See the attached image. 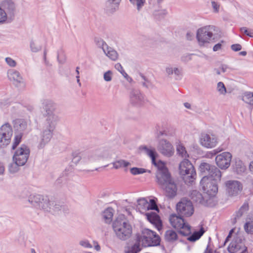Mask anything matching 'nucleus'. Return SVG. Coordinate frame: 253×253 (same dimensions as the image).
Masks as SVG:
<instances>
[{"label":"nucleus","mask_w":253,"mask_h":253,"mask_svg":"<svg viewBox=\"0 0 253 253\" xmlns=\"http://www.w3.org/2000/svg\"><path fill=\"white\" fill-rule=\"evenodd\" d=\"M138 244H135L125 250L126 253H137L141 249L139 244H141L144 247L156 246L160 243V238L154 231L148 229H144L142 231L141 235L138 236Z\"/></svg>","instance_id":"1"},{"label":"nucleus","mask_w":253,"mask_h":253,"mask_svg":"<svg viewBox=\"0 0 253 253\" xmlns=\"http://www.w3.org/2000/svg\"><path fill=\"white\" fill-rule=\"evenodd\" d=\"M43 116L45 120L42 124V132L38 146L39 149L43 148L49 142L52 136V132L59 120L56 114Z\"/></svg>","instance_id":"2"},{"label":"nucleus","mask_w":253,"mask_h":253,"mask_svg":"<svg viewBox=\"0 0 253 253\" xmlns=\"http://www.w3.org/2000/svg\"><path fill=\"white\" fill-rule=\"evenodd\" d=\"M113 231L120 240L125 241L130 238L132 227L124 215H120L113 223Z\"/></svg>","instance_id":"3"},{"label":"nucleus","mask_w":253,"mask_h":253,"mask_svg":"<svg viewBox=\"0 0 253 253\" xmlns=\"http://www.w3.org/2000/svg\"><path fill=\"white\" fill-rule=\"evenodd\" d=\"M111 151L107 148L101 147L83 155V162L88 166L96 165L102 160L110 158Z\"/></svg>","instance_id":"4"},{"label":"nucleus","mask_w":253,"mask_h":253,"mask_svg":"<svg viewBox=\"0 0 253 253\" xmlns=\"http://www.w3.org/2000/svg\"><path fill=\"white\" fill-rule=\"evenodd\" d=\"M179 174L184 182L192 184L196 178V172L192 163L187 159L182 161L179 165Z\"/></svg>","instance_id":"5"},{"label":"nucleus","mask_w":253,"mask_h":253,"mask_svg":"<svg viewBox=\"0 0 253 253\" xmlns=\"http://www.w3.org/2000/svg\"><path fill=\"white\" fill-rule=\"evenodd\" d=\"M220 179H215V178H209L203 177L201 180V184L203 190L209 198H213L215 203L214 197L218 191L217 182Z\"/></svg>","instance_id":"6"},{"label":"nucleus","mask_w":253,"mask_h":253,"mask_svg":"<svg viewBox=\"0 0 253 253\" xmlns=\"http://www.w3.org/2000/svg\"><path fill=\"white\" fill-rule=\"evenodd\" d=\"M169 220L171 226L179 230L181 234L188 236L191 234V226L184 221L181 216H178L175 214H171Z\"/></svg>","instance_id":"7"},{"label":"nucleus","mask_w":253,"mask_h":253,"mask_svg":"<svg viewBox=\"0 0 253 253\" xmlns=\"http://www.w3.org/2000/svg\"><path fill=\"white\" fill-rule=\"evenodd\" d=\"M214 26H207L199 29L197 32L196 38L200 46L210 42L213 39V32L215 31Z\"/></svg>","instance_id":"8"},{"label":"nucleus","mask_w":253,"mask_h":253,"mask_svg":"<svg viewBox=\"0 0 253 253\" xmlns=\"http://www.w3.org/2000/svg\"><path fill=\"white\" fill-rule=\"evenodd\" d=\"M199 170L203 177L209 178H215V179H220L221 171L215 166L206 162H202L199 167Z\"/></svg>","instance_id":"9"},{"label":"nucleus","mask_w":253,"mask_h":253,"mask_svg":"<svg viewBox=\"0 0 253 253\" xmlns=\"http://www.w3.org/2000/svg\"><path fill=\"white\" fill-rule=\"evenodd\" d=\"M13 134V130L11 125L5 123L0 127V146L4 147L10 142Z\"/></svg>","instance_id":"10"},{"label":"nucleus","mask_w":253,"mask_h":253,"mask_svg":"<svg viewBox=\"0 0 253 253\" xmlns=\"http://www.w3.org/2000/svg\"><path fill=\"white\" fill-rule=\"evenodd\" d=\"M30 149L25 145H22L15 152L13 156V162L19 165H25L30 155Z\"/></svg>","instance_id":"11"},{"label":"nucleus","mask_w":253,"mask_h":253,"mask_svg":"<svg viewBox=\"0 0 253 253\" xmlns=\"http://www.w3.org/2000/svg\"><path fill=\"white\" fill-rule=\"evenodd\" d=\"M177 212L181 215L189 217L194 212V208L191 201L186 199H182L176 205Z\"/></svg>","instance_id":"12"},{"label":"nucleus","mask_w":253,"mask_h":253,"mask_svg":"<svg viewBox=\"0 0 253 253\" xmlns=\"http://www.w3.org/2000/svg\"><path fill=\"white\" fill-rule=\"evenodd\" d=\"M190 197L193 202L205 206L212 207L215 205L213 198H209L207 195L203 196L201 193L197 190H193L191 193Z\"/></svg>","instance_id":"13"},{"label":"nucleus","mask_w":253,"mask_h":253,"mask_svg":"<svg viewBox=\"0 0 253 253\" xmlns=\"http://www.w3.org/2000/svg\"><path fill=\"white\" fill-rule=\"evenodd\" d=\"M157 148L161 154L166 157H170L174 154V150L172 144L165 139L159 141Z\"/></svg>","instance_id":"14"},{"label":"nucleus","mask_w":253,"mask_h":253,"mask_svg":"<svg viewBox=\"0 0 253 253\" xmlns=\"http://www.w3.org/2000/svg\"><path fill=\"white\" fill-rule=\"evenodd\" d=\"M228 251L231 253H242L246 250L243 240L241 237H235L228 246Z\"/></svg>","instance_id":"15"},{"label":"nucleus","mask_w":253,"mask_h":253,"mask_svg":"<svg viewBox=\"0 0 253 253\" xmlns=\"http://www.w3.org/2000/svg\"><path fill=\"white\" fill-rule=\"evenodd\" d=\"M232 155L229 152H223L215 157L217 165L221 169H226L230 165Z\"/></svg>","instance_id":"16"},{"label":"nucleus","mask_w":253,"mask_h":253,"mask_svg":"<svg viewBox=\"0 0 253 253\" xmlns=\"http://www.w3.org/2000/svg\"><path fill=\"white\" fill-rule=\"evenodd\" d=\"M8 77L10 81H13L14 85L18 88H23L25 83L20 73L14 70H10L7 73Z\"/></svg>","instance_id":"17"},{"label":"nucleus","mask_w":253,"mask_h":253,"mask_svg":"<svg viewBox=\"0 0 253 253\" xmlns=\"http://www.w3.org/2000/svg\"><path fill=\"white\" fill-rule=\"evenodd\" d=\"M130 102L135 106H140L144 103V97L141 92L137 89H133L130 92Z\"/></svg>","instance_id":"18"},{"label":"nucleus","mask_w":253,"mask_h":253,"mask_svg":"<svg viewBox=\"0 0 253 253\" xmlns=\"http://www.w3.org/2000/svg\"><path fill=\"white\" fill-rule=\"evenodd\" d=\"M156 179L160 187L173 180L168 169L156 172Z\"/></svg>","instance_id":"19"},{"label":"nucleus","mask_w":253,"mask_h":253,"mask_svg":"<svg viewBox=\"0 0 253 253\" xmlns=\"http://www.w3.org/2000/svg\"><path fill=\"white\" fill-rule=\"evenodd\" d=\"M164 191L166 196L169 198L174 197L177 193V186L173 180L160 187Z\"/></svg>","instance_id":"20"},{"label":"nucleus","mask_w":253,"mask_h":253,"mask_svg":"<svg viewBox=\"0 0 253 253\" xmlns=\"http://www.w3.org/2000/svg\"><path fill=\"white\" fill-rule=\"evenodd\" d=\"M226 186L228 193L231 196L238 194L242 190L241 183L236 180H229L226 183Z\"/></svg>","instance_id":"21"},{"label":"nucleus","mask_w":253,"mask_h":253,"mask_svg":"<svg viewBox=\"0 0 253 253\" xmlns=\"http://www.w3.org/2000/svg\"><path fill=\"white\" fill-rule=\"evenodd\" d=\"M166 73L168 76L173 78L176 80L181 79L183 75L182 68L172 65H169L166 68Z\"/></svg>","instance_id":"22"},{"label":"nucleus","mask_w":253,"mask_h":253,"mask_svg":"<svg viewBox=\"0 0 253 253\" xmlns=\"http://www.w3.org/2000/svg\"><path fill=\"white\" fill-rule=\"evenodd\" d=\"M0 7L4 10L7 16L11 17L13 16L15 10V5L12 0H3L0 4Z\"/></svg>","instance_id":"23"},{"label":"nucleus","mask_w":253,"mask_h":253,"mask_svg":"<svg viewBox=\"0 0 253 253\" xmlns=\"http://www.w3.org/2000/svg\"><path fill=\"white\" fill-rule=\"evenodd\" d=\"M42 107L43 109V115L55 114L56 105L52 101L49 100H43Z\"/></svg>","instance_id":"24"},{"label":"nucleus","mask_w":253,"mask_h":253,"mask_svg":"<svg viewBox=\"0 0 253 253\" xmlns=\"http://www.w3.org/2000/svg\"><path fill=\"white\" fill-rule=\"evenodd\" d=\"M201 144L206 148L214 147L217 143L216 139L214 137H211L207 134H203L200 138Z\"/></svg>","instance_id":"25"},{"label":"nucleus","mask_w":253,"mask_h":253,"mask_svg":"<svg viewBox=\"0 0 253 253\" xmlns=\"http://www.w3.org/2000/svg\"><path fill=\"white\" fill-rule=\"evenodd\" d=\"M12 124L15 132L23 134L27 127V122L23 119H17L13 121Z\"/></svg>","instance_id":"26"},{"label":"nucleus","mask_w":253,"mask_h":253,"mask_svg":"<svg viewBox=\"0 0 253 253\" xmlns=\"http://www.w3.org/2000/svg\"><path fill=\"white\" fill-rule=\"evenodd\" d=\"M146 215L148 221L155 225L157 229L160 231L162 228V224L159 215L153 212L147 213Z\"/></svg>","instance_id":"27"},{"label":"nucleus","mask_w":253,"mask_h":253,"mask_svg":"<svg viewBox=\"0 0 253 253\" xmlns=\"http://www.w3.org/2000/svg\"><path fill=\"white\" fill-rule=\"evenodd\" d=\"M43 197L41 195H31L28 198V202L32 206L39 208L42 201L43 200Z\"/></svg>","instance_id":"28"},{"label":"nucleus","mask_w":253,"mask_h":253,"mask_svg":"<svg viewBox=\"0 0 253 253\" xmlns=\"http://www.w3.org/2000/svg\"><path fill=\"white\" fill-rule=\"evenodd\" d=\"M233 170L237 174H241L244 173L246 169V167L243 162L239 159H236L234 164L233 165Z\"/></svg>","instance_id":"29"},{"label":"nucleus","mask_w":253,"mask_h":253,"mask_svg":"<svg viewBox=\"0 0 253 253\" xmlns=\"http://www.w3.org/2000/svg\"><path fill=\"white\" fill-rule=\"evenodd\" d=\"M121 0H107L105 3L106 10L112 12L116 10Z\"/></svg>","instance_id":"30"},{"label":"nucleus","mask_w":253,"mask_h":253,"mask_svg":"<svg viewBox=\"0 0 253 253\" xmlns=\"http://www.w3.org/2000/svg\"><path fill=\"white\" fill-rule=\"evenodd\" d=\"M103 52L112 60L115 61L118 58L117 52L111 47L107 46L105 49H103Z\"/></svg>","instance_id":"31"},{"label":"nucleus","mask_w":253,"mask_h":253,"mask_svg":"<svg viewBox=\"0 0 253 253\" xmlns=\"http://www.w3.org/2000/svg\"><path fill=\"white\" fill-rule=\"evenodd\" d=\"M114 214V210L112 208H107L102 213V216L105 221L107 223H110L112 220Z\"/></svg>","instance_id":"32"},{"label":"nucleus","mask_w":253,"mask_h":253,"mask_svg":"<svg viewBox=\"0 0 253 253\" xmlns=\"http://www.w3.org/2000/svg\"><path fill=\"white\" fill-rule=\"evenodd\" d=\"M51 207V211L50 212L53 214L60 213L64 211L65 209V207L64 205H60L55 202H52Z\"/></svg>","instance_id":"33"},{"label":"nucleus","mask_w":253,"mask_h":253,"mask_svg":"<svg viewBox=\"0 0 253 253\" xmlns=\"http://www.w3.org/2000/svg\"><path fill=\"white\" fill-rule=\"evenodd\" d=\"M165 239L167 242H173L177 239V234L172 230H168L165 232Z\"/></svg>","instance_id":"34"},{"label":"nucleus","mask_w":253,"mask_h":253,"mask_svg":"<svg viewBox=\"0 0 253 253\" xmlns=\"http://www.w3.org/2000/svg\"><path fill=\"white\" fill-rule=\"evenodd\" d=\"M39 208H40L45 211H51L52 202H50L49 199L46 197H43V200L42 201Z\"/></svg>","instance_id":"35"},{"label":"nucleus","mask_w":253,"mask_h":253,"mask_svg":"<svg viewBox=\"0 0 253 253\" xmlns=\"http://www.w3.org/2000/svg\"><path fill=\"white\" fill-rule=\"evenodd\" d=\"M31 51L33 52H38L42 49V45L37 40H31L30 43Z\"/></svg>","instance_id":"36"},{"label":"nucleus","mask_w":253,"mask_h":253,"mask_svg":"<svg viewBox=\"0 0 253 253\" xmlns=\"http://www.w3.org/2000/svg\"><path fill=\"white\" fill-rule=\"evenodd\" d=\"M141 149L151 158L152 163H154L156 159V152L154 149L148 148L146 146H141Z\"/></svg>","instance_id":"37"},{"label":"nucleus","mask_w":253,"mask_h":253,"mask_svg":"<svg viewBox=\"0 0 253 253\" xmlns=\"http://www.w3.org/2000/svg\"><path fill=\"white\" fill-rule=\"evenodd\" d=\"M242 100L246 103L253 105V92H246L242 95Z\"/></svg>","instance_id":"38"},{"label":"nucleus","mask_w":253,"mask_h":253,"mask_svg":"<svg viewBox=\"0 0 253 253\" xmlns=\"http://www.w3.org/2000/svg\"><path fill=\"white\" fill-rule=\"evenodd\" d=\"M176 151L177 154L181 157L185 158L189 157V155L184 146L180 143L176 145Z\"/></svg>","instance_id":"39"},{"label":"nucleus","mask_w":253,"mask_h":253,"mask_svg":"<svg viewBox=\"0 0 253 253\" xmlns=\"http://www.w3.org/2000/svg\"><path fill=\"white\" fill-rule=\"evenodd\" d=\"M205 230L203 227H202L199 231H196L194 232L191 236L188 238V240L194 242L198 240L204 233Z\"/></svg>","instance_id":"40"},{"label":"nucleus","mask_w":253,"mask_h":253,"mask_svg":"<svg viewBox=\"0 0 253 253\" xmlns=\"http://www.w3.org/2000/svg\"><path fill=\"white\" fill-rule=\"evenodd\" d=\"M138 208L140 210H147L149 206L148 201L145 198H142L137 200Z\"/></svg>","instance_id":"41"},{"label":"nucleus","mask_w":253,"mask_h":253,"mask_svg":"<svg viewBox=\"0 0 253 253\" xmlns=\"http://www.w3.org/2000/svg\"><path fill=\"white\" fill-rule=\"evenodd\" d=\"M114 168L118 169L122 167H127L130 165V163L124 160L116 161L112 163Z\"/></svg>","instance_id":"42"},{"label":"nucleus","mask_w":253,"mask_h":253,"mask_svg":"<svg viewBox=\"0 0 253 253\" xmlns=\"http://www.w3.org/2000/svg\"><path fill=\"white\" fill-rule=\"evenodd\" d=\"M23 135V134L21 133H18L15 132V136L12 146V149H15L17 145L20 143L21 141Z\"/></svg>","instance_id":"43"},{"label":"nucleus","mask_w":253,"mask_h":253,"mask_svg":"<svg viewBox=\"0 0 253 253\" xmlns=\"http://www.w3.org/2000/svg\"><path fill=\"white\" fill-rule=\"evenodd\" d=\"M244 228L247 233H253V220L247 221L244 226Z\"/></svg>","instance_id":"44"},{"label":"nucleus","mask_w":253,"mask_h":253,"mask_svg":"<svg viewBox=\"0 0 253 253\" xmlns=\"http://www.w3.org/2000/svg\"><path fill=\"white\" fill-rule=\"evenodd\" d=\"M249 207L247 204H244L236 212L235 219L239 218L242 216L244 212L248 210Z\"/></svg>","instance_id":"45"},{"label":"nucleus","mask_w":253,"mask_h":253,"mask_svg":"<svg viewBox=\"0 0 253 253\" xmlns=\"http://www.w3.org/2000/svg\"><path fill=\"white\" fill-rule=\"evenodd\" d=\"M20 166H23V165H19V164L13 162V163L10 164L8 166L9 171L10 173H15L19 170V167Z\"/></svg>","instance_id":"46"},{"label":"nucleus","mask_w":253,"mask_h":253,"mask_svg":"<svg viewBox=\"0 0 253 253\" xmlns=\"http://www.w3.org/2000/svg\"><path fill=\"white\" fill-rule=\"evenodd\" d=\"M130 2L133 5L136 6L138 11H140L142 7L144 6L145 0H129Z\"/></svg>","instance_id":"47"},{"label":"nucleus","mask_w":253,"mask_h":253,"mask_svg":"<svg viewBox=\"0 0 253 253\" xmlns=\"http://www.w3.org/2000/svg\"><path fill=\"white\" fill-rule=\"evenodd\" d=\"M147 170L143 168L133 167L130 169L131 173L133 175H137L146 172Z\"/></svg>","instance_id":"48"},{"label":"nucleus","mask_w":253,"mask_h":253,"mask_svg":"<svg viewBox=\"0 0 253 253\" xmlns=\"http://www.w3.org/2000/svg\"><path fill=\"white\" fill-rule=\"evenodd\" d=\"M217 90L220 94L222 95H225L227 92V90L224 84L221 82L218 83L217 84Z\"/></svg>","instance_id":"49"},{"label":"nucleus","mask_w":253,"mask_h":253,"mask_svg":"<svg viewBox=\"0 0 253 253\" xmlns=\"http://www.w3.org/2000/svg\"><path fill=\"white\" fill-rule=\"evenodd\" d=\"M152 164L157 168L158 169L157 172H159L160 170H164V169H168L166 167L165 164L163 162H162L161 161L157 162L156 161V159H155V162L152 163Z\"/></svg>","instance_id":"50"},{"label":"nucleus","mask_w":253,"mask_h":253,"mask_svg":"<svg viewBox=\"0 0 253 253\" xmlns=\"http://www.w3.org/2000/svg\"><path fill=\"white\" fill-rule=\"evenodd\" d=\"M228 70V68L227 66L225 65H222L221 66L219 67L218 69H214V71L215 72V74L217 75H220L221 73H226L227 72Z\"/></svg>","instance_id":"51"},{"label":"nucleus","mask_w":253,"mask_h":253,"mask_svg":"<svg viewBox=\"0 0 253 253\" xmlns=\"http://www.w3.org/2000/svg\"><path fill=\"white\" fill-rule=\"evenodd\" d=\"M95 42L98 46L101 47L103 50V49H105L107 47V46H108L105 42L101 39H95Z\"/></svg>","instance_id":"52"},{"label":"nucleus","mask_w":253,"mask_h":253,"mask_svg":"<svg viewBox=\"0 0 253 253\" xmlns=\"http://www.w3.org/2000/svg\"><path fill=\"white\" fill-rule=\"evenodd\" d=\"M7 16L6 12L0 7V24L4 23L7 19Z\"/></svg>","instance_id":"53"},{"label":"nucleus","mask_w":253,"mask_h":253,"mask_svg":"<svg viewBox=\"0 0 253 253\" xmlns=\"http://www.w3.org/2000/svg\"><path fill=\"white\" fill-rule=\"evenodd\" d=\"M112 76L113 73L110 70H109L105 73H104L103 75L104 80L107 82H110L112 80Z\"/></svg>","instance_id":"54"},{"label":"nucleus","mask_w":253,"mask_h":253,"mask_svg":"<svg viewBox=\"0 0 253 253\" xmlns=\"http://www.w3.org/2000/svg\"><path fill=\"white\" fill-rule=\"evenodd\" d=\"M149 206L147 210H158V208L157 207V204L153 199H150L149 202H148Z\"/></svg>","instance_id":"55"},{"label":"nucleus","mask_w":253,"mask_h":253,"mask_svg":"<svg viewBox=\"0 0 253 253\" xmlns=\"http://www.w3.org/2000/svg\"><path fill=\"white\" fill-rule=\"evenodd\" d=\"M79 244L85 248L91 249L92 248V246L89 243L87 240H82L80 242Z\"/></svg>","instance_id":"56"},{"label":"nucleus","mask_w":253,"mask_h":253,"mask_svg":"<svg viewBox=\"0 0 253 253\" xmlns=\"http://www.w3.org/2000/svg\"><path fill=\"white\" fill-rule=\"evenodd\" d=\"M85 153H83L82 154V156H78V155H76L75 156H74L73 159H72V162L73 163L77 164H78L81 160V162L85 165H86V164L84 163L83 162V155H84Z\"/></svg>","instance_id":"57"},{"label":"nucleus","mask_w":253,"mask_h":253,"mask_svg":"<svg viewBox=\"0 0 253 253\" xmlns=\"http://www.w3.org/2000/svg\"><path fill=\"white\" fill-rule=\"evenodd\" d=\"M5 62L10 67H14L16 65V61L10 57H6L5 58Z\"/></svg>","instance_id":"58"},{"label":"nucleus","mask_w":253,"mask_h":253,"mask_svg":"<svg viewBox=\"0 0 253 253\" xmlns=\"http://www.w3.org/2000/svg\"><path fill=\"white\" fill-rule=\"evenodd\" d=\"M193 55V54H186L185 55H183L181 57V61L183 62H188L191 60L192 58L191 56Z\"/></svg>","instance_id":"59"},{"label":"nucleus","mask_w":253,"mask_h":253,"mask_svg":"<svg viewBox=\"0 0 253 253\" xmlns=\"http://www.w3.org/2000/svg\"><path fill=\"white\" fill-rule=\"evenodd\" d=\"M231 48L234 51H238L242 49V45L238 43L234 44L231 46Z\"/></svg>","instance_id":"60"},{"label":"nucleus","mask_w":253,"mask_h":253,"mask_svg":"<svg viewBox=\"0 0 253 253\" xmlns=\"http://www.w3.org/2000/svg\"><path fill=\"white\" fill-rule=\"evenodd\" d=\"M211 6L214 12H218L219 11L220 5L218 3L212 1H211Z\"/></svg>","instance_id":"61"},{"label":"nucleus","mask_w":253,"mask_h":253,"mask_svg":"<svg viewBox=\"0 0 253 253\" xmlns=\"http://www.w3.org/2000/svg\"><path fill=\"white\" fill-rule=\"evenodd\" d=\"M121 74L124 76V77L128 82L131 83L132 82V78L129 77L125 71H123L121 73Z\"/></svg>","instance_id":"62"},{"label":"nucleus","mask_w":253,"mask_h":253,"mask_svg":"<svg viewBox=\"0 0 253 253\" xmlns=\"http://www.w3.org/2000/svg\"><path fill=\"white\" fill-rule=\"evenodd\" d=\"M141 77L142 78V79L144 81L142 83V84L143 85V86L147 88H148L150 84L149 82L146 79L145 77L143 75H141Z\"/></svg>","instance_id":"63"},{"label":"nucleus","mask_w":253,"mask_h":253,"mask_svg":"<svg viewBox=\"0 0 253 253\" xmlns=\"http://www.w3.org/2000/svg\"><path fill=\"white\" fill-rule=\"evenodd\" d=\"M167 14V11L165 9H162L161 10L155 11L154 14L155 15H165Z\"/></svg>","instance_id":"64"}]
</instances>
